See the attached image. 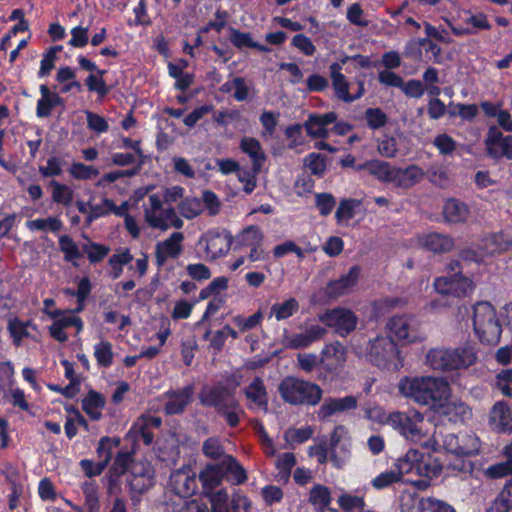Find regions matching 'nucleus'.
Wrapping results in <instances>:
<instances>
[{
  "instance_id": "nucleus-18",
  "label": "nucleus",
  "mask_w": 512,
  "mask_h": 512,
  "mask_svg": "<svg viewBox=\"0 0 512 512\" xmlns=\"http://www.w3.org/2000/svg\"><path fill=\"white\" fill-rule=\"evenodd\" d=\"M170 487L180 497L194 495L197 491L196 473L189 466H183L170 476Z\"/></svg>"
},
{
  "instance_id": "nucleus-28",
  "label": "nucleus",
  "mask_w": 512,
  "mask_h": 512,
  "mask_svg": "<svg viewBox=\"0 0 512 512\" xmlns=\"http://www.w3.org/2000/svg\"><path fill=\"white\" fill-rule=\"evenodd\" d=\"M223 477L224 474L220 459L216 463L206 465L199 474V480L206 492L216 488L222 482Z\"/></svg>"
},
{
  "instance_id": "nucleus-40",
  "label": "nucleus",
  "mask_w": 512,
  "mask_h": 512,
  "mask_svg": "<svg viewBox=\"0 0 512 512\" xmlns=\"http://www.w3.org/2000/svg\"><path fill=\"white\" fill-rule=\"evenodd\" d=\"M512 509V483L506 484L486 512H509Z\"/></svg>"
},
{
  "instance_id": "nucleus-22",
  "label": "nucleus",
  "mask_w": 512,
  "mask_h": 512,
  "mask_svg": "<svg viewBox=\"0 0 512 512\" xmlns=\"http://www.w3.org/2000/svg\"><path fill=\"white\" fill-rule=\"evenodd\" d=\"M360 275V268L353 266L346 275L338 280L331 281L326 287V294L331 298H338L349 293L356 285Z\"/></svg>"
},
{
  "instance_id": "nucleus-61",
  "label": "nucleus",
  "mask_w": 512,
  "mask_h": 512,
  "mask_svg": "<svg viewBox=\"0 0 512 512\" xmlns=\"http://www.w3.org/2000/svg\"><path fill=\"white\" fill-rule=\"evenodd\" d=\"M89 205V213L87 217V222L90 224L94 219H97L101 216L107 215L110 213V209L114 208V202L110 199H103L101 204H91Z\"/></svg>"
},
{
  "instance_id": "nucleus-17",
  "label": "nucleus",
  "mask_w": 512,
  "mask_h": 512,
  "mask_svg": "<svg viewBox=\"0 0 512 512\" xmlns=\"http://www.w3.org/2000/svg\"><path fill=\"white\" fill-rule=\"evenodd\" d=\"M184 235L181 232H173L168 238L157 242L155 245V259L159 267L165 265L168 259H176L183 252Z\"/></svg>"
},
{
  "instance_id": "nucleus-60",
  "label": "nucleus",
  "mask_w": 512,
  "mask_h": 512,
  "mask_svg": "<svg viewBox=\"0 0 512 512\" xmlns=\"http://www.w3.org/2000/svg\"><path fill=\"white\" fill-rule=\"evenodd\" d=\"M365 417L376 424L389 425L392 412L386 413L382 407L375 405L365 409Z\"/></svg>"
},
{
  "instance_id": "nucleus-9",
  "label": "nucleus",
  "mask_w": 512,
  "mask_h": 512,
  "mask_svg": "<svg viewBox=\"0 0 512 512\" xmlns=\"http://www.w3.org/2000/svg\"><path fill=\"white\" fill-rule=\"evenodd\" d=\"M511 244V240L503 233L490 234L480 240L476 250H463L460 256L465 260L482 261L486 257L507 251Z\"/></svg>"
},
{
  "instance_id": "nucleus-55",
  "label": "nucleus",
  "mask_w": 512,
  "mask_h": 512,
  "mask_svg": "<svg viewBox=\"0 0 512 512\" xmlns=\"http://www.w3.org/2000/svg\"><path fill=\"white\" fill-rule=\"evenodd\" d=\"M296 464L295 456L292 453H284L277 461L276 467L278 469L277 478L279 480L287 481L291 469Z\"/></svg>"
},
{
  "instance_id": "nucleus-27",
  "label": "nucleus",
  "mask_w": 512,
  "mask_h": 512,
  "mask_svg": "<svg viewBox=\"0 0 512 512\" xmlns=\"http://www.w3.org/2000/svg\"><path fill=\"white\" fill-rule=\"evenodd\" d=\"M329 70L336 96L344 102H353L355 97L349 93V83L341 72V64H331Z\"/></svg>"
},
{
  "instance_id": "nucleus-8",
  "label": "nucleus",
  "mask_w": 512,
  "mask_h": 512,
  "mask_svg": "<svg viewBox=\"0 0 512 512\" xmlns=\"http://www.w3.org/2000/svg\"><path fill=\"white\" fill-rule=\"evenodd\" d=\"M386 328L398 342L410 344L425 339L420 321L412 315H397L390 318Z\"/></svg>"
},
{
  "instance_id": "nucleus-6",
  "label": "nucleus",
  "mask_w": 512,
  "mask_h": 512,
  "mask_svg": "<svg viewBox=\"0 0 512 512\" xmlns=\"http://www.w3.org/2000/svg\"><path fill=\"white\" fill-rule=\"evenodd\" d=\"M144 218L150 227L162 231H166L169 227L180 229L184 224L175 209L164 204L158 194L149 195L148 205L144 208Z\"/></svg>"
},
{
  "instance_id": "nucleus-37",
  "label": "nucleus",
  "mask_w": 512,
  "mask_h": 512,
  "mask_svg": "<svg viewBox=\"0 0 512 512\" xmlns=\"http://www.w3.org/2000/svg\"><path fill=\"white\" fill-rule=\"evenodd\" d=\"M394 469L385 471L372 480V486L377 489H384L393 483L400 481L406 472L401 471L400 458L395 462Z\"/></svg>"
},
{
  "instance_id": "nucleus-47",
  "label": "nucleus",
  "mask_w": 512,
  "mask_h": 512,
  "mask_svg": "<svg viewBox=\"0 0 512 512\" xmlns=\"http://www.w3.org/2000/svg\"><path fill=\"white\" fill-rule=\"evenodd\" d=\"M313 434V429L310 426L301 428L291 427L286 430L284 438L290 445H299L308 440Z\"/></svg>"
},
{
  "instance_id": "nucleus-62",
  "label": "nucleus",
  "mask_w": 512,
  "mask_h": 512,
  "mask_svg": "<svg viewBox=\"0 0 512 512\" xmlns=\"http://www.w3.org/2000/svg\"><path fill=\"white\" fill-rule=\"evenodd\" d=\"M350 444V436L348 429L343 425H338L334 428L331 433V437L329 440V445L331 448H335L337 446H347Z\"/></svg>"
},
{
  "instance_id": "nucleus-3",
  "label": "nucleus",
  "mask_w": 512,
  "mask_h": 512,
  "mask_svg": "<svg viewBox=\"0 0 512 512\" xmlns=\"http://www.w3.org/2000/svg\"><path fill=\"white\" fill-rule=\"evenodd\" d=\"M281 399L292 406H316L323 396L322 388L311 381L286 376L278 385Z\"/></svg>"
},
{
  "instance_id": "nucleus-12",
  "label": "nucleus",
  "mask_w": 512,
  "mask_h": 512,
  "mask_svg": "<svg viewBox=\"0 0 512 512\" xmlns=\"http://www.w3.org/2000/svg\"><path fill=\"white\" fill-rule=\"evenodd\" d=\"M423 421L424 416L420 412H415L413 417H410L404 412L394 411L389 426L399 431L407 440L416 443L424 437L420 427Z\"/></svg>"
},
{
  "instance_id": "nucleus-33",
  "label": "nucleus",
  "mask_w": 512,
  "mask_h": 512,
  "mask_svg": "<svg viewBox=\"0 0 512 512\" xmlns=\"http://www.w3.org/2000/svg\"><path fill=\"white\" fill-rule=\"evenodd\" d=\"M452 350L455 358L456 370L467 368L477 361L476 348L475 345L471 343H465L464 345Z\"/></svg>"
},
{
  "instance_id": "nucleus-34",
  "label": "nucleus",
  "mask_w": 512,
  "mask_h": 512,
  "mask_svg": "<svg viewBox=\"0 0 512 512\" xmlns=\"http://www.w3.org/2000/svg\"><path fill=\"white\" fill-rule=\"evenodd\" d=\"M310 457H315L320 464L331 461L337 468H341L348 460V453L346 450H310Z\"/></svg>"
},
{
  "instance_id": "nucleus-25",
  "label": "nucleus",
  "mask_w": 512,
  "mask_h": 512,
  "mask_svg": "<svg viewBox=\"0 0 512 512\" xmlns=\"http://www.w3.org/2000/svg\"><path fill=\"white\" fill-rule=\"evenodd\" d=\"M193 393L194 389L191 385L177 391L168 392L165 412L170 415L183 412L185 407L190 403Z\"/></svg>"
},
{
  "instance_id": "nucleus-32",
  "label": "nucleus",
  "mask_w": 512,
  "mask_h": 512,
  "mask_svg": "<svg viewBox=\"0 0 512 512\" xmlns=\"http://www.w3.org/2000/svg\"><path fill=\"white\" fill-rule=\"evenodd\" d=\"M40 93L41 98L37 102L36 113L38 117H48L50 116L52 109L62 103V99L59 95L51 93L46 85L40 86Z\"/></svg>"
},
{
  "instance_id": "nucleus-41",
  "label": "nucleus",
  "mask_w": 512,
  "mask_h": 512,
  "mask_svg": "<svg viewBox=\"0 0 512 512\" xmlns=\"http://www.w3.org/2000/svg\"><path fill=\"white\" fill-rule=\"evenodd\" d=\"M425 498H421L417 492L406 490L400 495L399 507L401 512H424L422 503Z\"/></svg>"
},
{
  "instance_id": "nucleus-56",
  "label": "nucleus",
  "mask_w": 512,
  "mask_h": 512,
  "mask_svg": "<svg viewBox=\"0 0 512 512\" xmlns=\"http://www.w3.org/2000/svg\"><path fill=\"white\" fill-rule=\"evenodd\" d=\"M487 154L495 160H499L501 158L512 160V135L506 136L504 141L491 148Z\"/></svg>"
},
{
  "instance_id": "nucleus-20",
  "label": "nucleus",
  "mask_w": 512,
  "mask_h": 512,
  "mask_svg": "<svg viewBox=\"0 0 512 512\" xmlns=\"http://www.w3.org/2000/svg\"><path fill=\"white\" fill-rule=\"evenodd\" d=\"M389 183L403 189H409L419 183L424 177V171L416 166L410 165L405 169L393 167Z\"/></svg>"
},
{
  "instance_id": "nucleus-16",
  "label": "nucleus",
  "mask_w": 512,
  "mask_h": 512,
  "mask_svg": "<svg viewBox=\"0 0 512 512\" xmlns=\"http://www.w3.org/2000/svg\"><path fill=\"white\" fill-rule=\"evenodd\" d=\"M326 333L325 327L313 324L298 333L284 335L282 343L289 349H303L323 339Z\"/></svg>"
},
{
  "instance_id": "nucleus-19",
  "label": "nucleus",
  "mask_w": 512,
  "mask_h": 512,
  "mask_svg": "<svg viewBox=\"0 0 512 512\" xmlns=\"http://www.w3.org/2000/svg\"><path fill=\"white\" fill-rule=\"evenodd\" d=\"M202 240L206 244V257L211 260L225 255L232 244V238L227 233L209 232Z\"/></svg>"
},
{
  "instance_id": "nucleus-38",
  "label": "nucleus",
  "mask_w": 512,
  "mask_h": 512,
  "mask_svg": "<svg viewBox=\"0 0 512 512\" xmlns=\"http://www.w3.org/2000/svg\"><path fill=\"white\" fill-rule=\"evenodd\" d=\"M84 494V508L86 512H100L101 505L98 497V485L95 482L86 481L81 485Z\"/></svg>"
},
{
  "instance_id": "nucleus-15",
  "label": "nucleus",
  "mask_w": 512,
  "mask_h": 512,
  "mask_svg": "<svg viewBox=\"0 0 512 512\" xmlns=\"http://www.w3.org/2000/svg\"><path fill=\"white\" fill-rule=\"evenodd\" d=\"M434 288L440 294L463 297L473 291L474 285L469 278L460 273H454L453 276L436 278Z\"/></svg>"
},
{
  "instance_id": "nucleus-54",
  "label": "nucleus",
  "mask_w": 512,
  "mask_h": 512,
  "mask_svg": "<svg viewBox=\"0 0 512 512\" xmlns=\"http://www.w3.org/2000/svg\"><path fill=\"white\" fill-rule=\"evenodd\" d=\"M263 234L259 227L249 226L240 234V243L246 247L261 246Z\"/></svg>"
},
{
  "instance_id": "nucleus-57",
  "label": "nucleus",
  "mask_w": 512,
  "mask_h": 512,
  "mask_svg": "<svg viewBox=\"0 0 512 512\" xmlns=\"http://www.w3.org/2000/svg\"><path fill=\"white\" fill-rule=\"evenodd\" d=\"M367 125L373 129H380L387 123V115L380 108H368L365 111Z\"/></svg>"
},
{
  "instance_id": "nucleus-4",
  "label": "nucleus",
  "mask_w": 512,
  "mask_h": 512,
  "mask_svg": "<svg viewBox=\"0 0 512 512\" xmlns=\"http://www.w3.org/2000/svg\"><path fill=\"white\" fill-rule=\"evenodd\" d=\"M362 340L358 336L352 339V350L359 357H364L380 367H386L397 359L399 351L392 337L381 335L363 344Z\"/></svg>"
},
{
  "instance_id": "nucleus-50",
  "label": "nucleus",
  "mask_w": 512,
  "mask_h": 512,
  "mask_svg": "<svg viewBox=\"0 0 512 512\" xmlns=\"http://www.w3.org/2000/svg\"><path fill=\"white\" fill-rule=\"evenodd\" d=\"M180 214L187 218L193 219L202 211L201 201L195 197H187L178 205Z\"/></svg>"
},
{
  "instance_id": "nucleus-44",
  "label": "nucleus",
  "mask_w": 512,
  "mask_h": 512,
  "mask_svg": "<svg viewBox=\"0 0 512 512\" xmlns=\"http://www.w3.org/2000/svg\"><path fill=\"white\" fill-rule=\"evenodd\" d=\"M51 187L52 199L55 203L62 204L64 206H69L71 204L74 192L69 186L57 181H52Z\"/></svg>"
},
{
  "instance_id": "nucleus-26",
  "label": "nucleus",
  "mask_w": 512,
  "mask_h": 512,
  "mask_svg": "<svg viewBox=\"0 0 512 512\" xmlns=\"http://www.w3.org/2000/svg\"><path fill=\"white\" fill-rule=\"evenodd\" d=\"M240 149L250 157L253 171L259 173L266 160V155L260 142L253 137H243L240 141Z\"/></svg>"
},
{
  "instance_id": "nucleus-14",
  "label": "nucleus",
  "mask_w": 512,
  "mask_h": 512,
  "mask_svg": "<svg viewBox=\"0 0 512 512\" xmlns=\"http://www.w3.org/2000/svg\"><path fill=\"white\" fill-rule=\"evenodd\" d=\"M358 407V398L346 395L342 398L327 397L316 412L321 422L329 421L332 417L355 410Z\"/></svg>"
},
{
  "instance_id": "nucleus-64",
  "label": "nucleus",
  "mask_w": 512,
  "mask_h": 512,
  "mask_svg": "<svg viewBox=\"0 0 512 512\" xmlns=\"http://www.w3.org/2000/svg\"><path fill=\"white\" fill-rule=\"evenodd\" d=\"M422 505L424 512H456L452 505L434 497H427Z\"/></svg>"
},
{
  "instance_id": "nucleus-31",
  "label": "nucleus",
  "mask_w": 512,
  "mask_h": 512,
  "mask_svg": "<svg viewBox=\"0 0 512 512\" xmlns=\"http://www.w3.org/2000/svg\"><path fill=\"white\" fill-rule=\"evenodd\" d=\"M222 471L227 479L235 484H241L246 481L247 474L245 469L230 455H224L220 458Z\"/></svg>"
},
{
  "instance_id": "nucleus-13",
  "label": "nucleus",
  "mask_w": 512,
  "mask_h": 512,
  "mask_svg": "<svg viewBox=\"0 0 512 512\" xmlns=\"http://www.w3.org/2000/svg\"><path fill=\"white\" fill-rule=\"evenodd\" d=\"M161 423L162 420L159 417H141L127 433L125 440L133 447L149 446L154 438V433L151 429L159 428Z\"/></svg>"
},
{
  "instance_id": "nucleus-1",
  "label": "nucleus",
  "mask_w": 512,
  "mask_h": 512,
  "mask_svg": "<svg viewBox=\"0 0 512 512\" xmlns=\"http://www.w3.org/2000/svg\"><path fill=\"white\" fill-rule=\"evenodd\" d=\"M398 391L403 397L443 415H450L457 407L451 401L450 386L444 378L403 377L398 382Z\"/></svg>"
},
{
  "instance_id": "nucleus-45",
  "label": "nucleus",
  "mask_w": 512,
  "mask_h": 512,
  "mask_svg": "<svg viewBox=\"0 0 512 512\" xmlns=\"http://www.w3.org/2000/svg\"><path fill=\"white\" fill-rule=\"evenodd\" d=\"M83 252L91 263H98L102 261L110 252V248L103 244L88 241L82 246Z\"/></svg>"
},
{
  "instance_id": "nucleus-35",
  "label": "nucleus",
  "mask_w": 512,
  "mask_h": 512,
  "mask_svg": "<svg viewBox=\"0 0 512 512\" xmlns=\"http://www.w3.org/2000/svg\"><path fill=\"white\" fill-rule=\"evenodd\" d=\"M105 405L103 396L95 391H90L82 401L83 410L91 419L98 420L102 416V409Z\"/></svg>"
},
{
  "instance_id": "nucleus-36",
  "label": "nucleus",
  "mask_w": 512,
  "mask_h": 512,
  "mask_svg": "<svg viewBox=\"0 0 512 512\" xmlns=\"http://www.w3.org/2000/svg\"><path fill=\"white\" fill-rule=\"evenodd\" d=\"M99 461L84 459L80 466L87 477L100 475L111 458L110 450H99Z\"/></svg>"
},
{
  "instance_id": "nucleus-5",
  "label": "nucleus",
  "mask_w": 512,
  "mask_h": 512,
  "mask_svg": "<svg viewBox=\"0 0 512 512\" xmlns=\"http://www.w3.org/2000/svg\"><path fill=\"white\" fill-rule=\"evenodd\" d=\"M473 328L482 343L496 345L499 342L502 326L489 302L481 301L473 306Z\"/></svg>"
},
{
  "instance_id": "nucleus-29",
  "label": "nucleus",
  "mask_w": 512,
  "mask_h": 512,
  "mask_svg": "<svg viewBox=\"0 0 512 512\" xmlns=\"http://www.w3.org/2000/svg\"><path fill=\"white\" fill-rule=\"evenodd\" d=\"M244 394L248 400L256 406L267 410L268 395L264 381L260 377H255L252 382L245 388Z\"/></svg>"
},
{
  "instance_id": "nucleus-49",
  "label": "nucleus",
  "mask_w": 512,
  "mask_h": 512,
  "mask_svg": "<svg viewBox=\"0 0 512 512\" xmlns=\"http://www.w3.org/2000/svg\"><path fill=\"white\" fill-rule=\"evenodd\" d=\"M94 356L100 366L109 367L113 362L112 344L109 341H101L96 344Z\"/></svg>"
},
{
  "instance_id": "nucleus-7",
  "label": "nucleus",
  "mask_w": 512,
  "mask_h": 512,
  "mask_svg": "<svg viewBox=\"0 0 512 512\" xmlns=\"http://www.w3.org/2000/svg\"><path fill=\"white\" fill-rule=\"evenodd\" d=\"M400 467L406 474L415 472L427 478L437 477L442 470V464L431 453H423L422 450H408L405 456L400 458Z\"/></svg>"
},
{
  "instance_id": "nucleus-46",
  "label": "nucleus",
  "mask_w": 512,
  "mask_h": 512,
  "mask_svg": "<svg viewBox=\"0 0 512 512\" xmlns=\"http://www.w3.org/2000/svg\"><path fill=\"white\" fill-rule=\"evenodd\" d=\"M322 355V361L332 359L336 365H342L346 361V349L338 341L326 345L322 350Z\"/></svg>"
},
{
  "instance_id": "nucleus-58",
  "label": "nucleus",
  "mask_w": 512,
  "mask_h": 512,
  "mask_svg": "<svg viewBox=\"0 0 512 512\" xmlns=\"http://www.w3.org/2000/svg\"><path fill=\"white\" fill-rule=\"evenodd\" d=\"M60 250L65 254L66 261L73 262L75 259L80 258L81 254L77 245L68 235H62L59 238Z\"/></svg>"
},
{
  "instance_id": "nucleus-42",
  "label": "nucleus",
  "mask_w": 512,
  "mask_h": 512,
  "mask_svg": "<svg viewBox=\"0 0 512 512\" xmlns=\"http://www.w3.org/2000/svg\"><path fill=\"white\" fill-rule=\"evenodd\" d=\"M30 326H32L30 321L23 322L16 317L9 319L7 328L16 346H20L23 338L30 336L28 331Z\"/></svg>"
},
{
  "instance_id": "nucleus-2",
  "label": "nucleus",
  "mask_w": 512,
  "mask_h": 512,
  "mask_svg": "<svg viewBox=\"0 0 512 512\" xmlns=\"http://www.w3.org/2000/svg\"><path fill=\"white\" fill-rule=\"evenodd\" d=\"M127 472V481L132 490L143 492L154 485V469L145 460H137L129 451L119 452L112 466V473L119 476Z\"/></svg>"
},
{
  "instance_id": "nucleus-59",
  "label": "nucleus",
  "mask_w": 512,
  "mask_h": 512,
  "mask_svg": "<svg viewBox=\"0 0 512 512\" xmlns=\"http://www.w3.org/2000/svg\"><path fill=\"white\" fill-rule=\"evenodd\" d=\"M70 174L80 180L93 179L99 175L98 169L83 163H73L69 169Z\"/></svg>"
},
{
  "instance_id": "nucleus-52",
  "label": "nucleus",
  "mask_w": 512,
  "mask_h": 512,
  "mask_svg": "<svg viewBox=\"0 0 512 512\" xmlns=\"http://www.w3.org/2000/svg\"><path fill=\"white\" fill-rule=\"evenodd\" d=\"M485 474L491 478H502L512 474V454L507 455L505 460L488 467Z\"/></svg>"
},
{
  "instance_id": "nucleus-48",
  "label": "nucleus",
  "mask_w": 512,
  "mask_h": 512,
  "mask_svg": "<svg viewBox=\"0 0 512 512\" xmlns=\"http://www.w3.org/2000/svg\"><path fill=\"white\" fill-rule=\"evenodd\" d=\"M26 226L29 230L35 231H45L50 230L52 232H58L62 228V222L54 217H48L46 219H35L30 220L26 223Z\"/></svg>"
},
{
  "instance_id": "nucleus-43",
  "label": "nucleus",
  "mask_w": 512,
  "mask_h": 512,
  "mask_svg": "<svg viewBox=\"0 0 512 512\" xmlns=\"http://www.w3.org/2000/svg\"><path fill=\"white\" fill-rule=\"evenodd\" d=\"M363 167L369 172V174L375 176L380 181L389 183L390 175L393 170V166L389 163L375 160L366 163Z\"/></svg>"
},
{
  "instance_id": "nucleus-10",
  "label": "nucleus",
  "mask_w": 512,
  "mask_h": 512,
  "mask_svg": "<svg viewBox=\"0 0 512 512\" xmlns=\"http://www.w3.org/2000/svg\"><path fill=\"white\" fill-rule=\"evenodd\" d=\"M318 320L342 337L353 332L358 324L357 315L352 310L343 307L324 311L318 315Z\"/></svg>"
},
{
  "instance_id": "nucleus-63",
  "label": "nucleus",
  "mask_w": 512,
  "mask_h": 512,
  "mask_svg": "<svg viewBox=\"0 0 512 512\" xmlns=\"http://www.w3.org/2000/svg\"><path fill=\"white\" fill-rule=\"evenodd\" d=\"M357 202L352 199L342 200L336 210L335 217L338 222L349 221L354 217Z\"/></svg>"
},
{
  "instance_id": "nucleus-23",
  "label": "nucleus",
  "mask_w": 512,
  "mask_h": 512,
  "mask_svg": "<svg viewBox=\"0 0 512 512\" xmlns=\"http://www.w3.org/2000/svg\"><path fill=\"white\" fill-rule=\"evenodd\" d=\"M490 425L499 432L512 431V409L504 401L496 402L490 412Z\"/></svg>"
},
{
  "instance_id": "nucleus-24",
  "label": "nucleus",
  "mask_w": 512,
  "mask_h": 512,
  "mask_svg": "<svg viewBox=\"0 0 512 512\" xmlns=\"http://www.w3.org/2000/svg\"><path fill=\"white\" fill-rule=\"evenodd\" d=\"M427 363L434 370L451 371L456 370L455 358L452 349L434 348L426 356Z\"/></svg>"
},
{
  "instance_id": "nucleus-11",
  "label": "nucleus",
  "mask_w": 512,
  "mask_h": 512,
  "mask_svg": "<svg viewBox=\"0 0 512 512\" xmlns=\"http://www.w3.org/2000/svg\"><path fill=\"white\" fill-rule=\"evenodd\" d=\"M199 400L203 406L213 407L217 412L238 407L234 389L224 385L203 387L199 393Z\"/></svg>"
},
{
  "instance_id": "nucleus-51",
  "label": "nucleus",
  "mask_w": 512,
  "mask_h": 512,
  "mask_svg": "<svg viewBox=\"0 0 512 512\" xmlns=\"http://www.w3.org/2000/svg\"><path fill=\"white\" fill-rule=\"evenodd\" d=\"M337 503L339 507L345 512H358V510L362 508L365 501L361 496L343 492L339 496Z\"/></svg>"
},
{
  "instance_id": "nucleus-39",
  "label": "nucleus",
  "mask_w": 512,
  "mask_h": 512,
  "mask_svg": "<svg viewBox=\"0 0 512 512\" xmlns=\"http://www.w3.org/2000/svg\"><path fill=\"white\" fill-rule=\"evenodd\" d=\"M299 310V302L295 298H289L282 303L271 306L269 317H275L277 321L285 320L293 316Z\"/></svg>"
},
{
  "instance_id": "nucleus-53",
  "label": "nucleus",
  "mask_w": 512,
  "mask_h": 512,
  "mask_svg": "<svg viewBox=\"0 0 512 512\" xmlns=\"http://www.w3.org/2000/svg\"><path fill=\"white\" fill-rule=\"evenodd\" d=\"M304 127L307 134L312 138H326L328 136L327 127L315 114L308 117L307 121L304 123Z\"/></svg>"
},
{
  "instance_id": "nucleus-21",
  "label": "nucleus",
  "mask_w": 512,
  "mask_h": 512,
  "mask_svg": "<svg viewBox=\"0 0 512 512\" xmlns=\"http://www.w3.org/2000/svg\"><path fill=\"white\" fill-rule=\"evenodd\" d=\"M418 242L421 247L433 253H447L455 246L451 236L438 232L423 234L418 237Z\"/></svg>"
},
{
  "instance_id": "nucleus-30",
  "label": "nucleus",
  "mask_w": 512,
  "mask_h": 512,
  "mask_svg": "<svg viewBox=\"0 0 512 512\" xmlns=\"http://www.w3.org/2000/svg\"><path fill=\"white\" fill-rule=\"evenodd\" d=\"M443 215L447 222L462 223L468 219L469 209L463 202L455 199H449L444 204Z\"/></svg>"
}]
</instances>
